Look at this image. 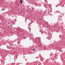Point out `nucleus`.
Here are the masks:
<instances>
[{"label": "nucleus", "instance_id": "f03ea898", "mask_svg": "<svg viewBox=\"0 0 65 65\" xmlns=\"http://www.w3.org/2000/svg\"><path fill=\"white\" fill-rule=\"evenodd\" d=\"M33 51H35V49H34L33 50Z\"/></svg>", "mask_w": 65, "mask_h": 65}, {"label": "nucleus", "instance_id": "f257e3e1", "mask_svg": "<svg viewBox=\"0 0 65 65\" xmlns=\"http://www.w3.org/2000/svg\"><path fill=\"white\" fill-rule=\"evenodd\" d=\"M20 2L21 4H22V0L20 1Z\"/></svg>", "mask_w": 65, "mask_h": 65}]
</instances>
